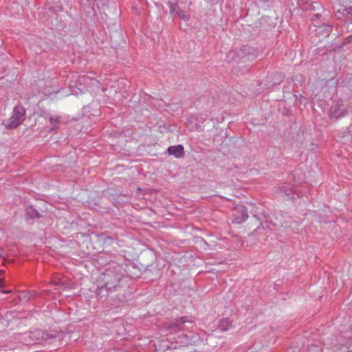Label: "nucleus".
<instances>
[{
	"mask_svg": "<svg viewBox=\"0 0 352 352\" xmlns=\"http://www.w3.org/2000/svg\"><path fill=\"white\" fill-rule=\"evenodd\" d=\"M122 278L123 274L119 267L106 270L100 276L96 295L102 298L108 294L119 291L122 288Z\"/></svg>",
	"mask_w": 352,
	"mask_h": 352,
	"instance_id": "f257e3e1",
	"label": "nucleus"
},
{
	"mask_svg": "<svg viewBox=\"0 0 352 352\" xmlns=\"http://www.w3.org/2000/svg\"><path fill=\"white\" fill-rule=\"evenodd\" d=\"M195 320L192 317L183 316L172 321L165 326V329L170 333L179 331H189L194 327Z\"/></svg>",
	"mask_w": 352,
	"mask_h": 352,
	"instance_id": "f03ea898",
	"label": "nucleus"
},
{
	"mask_svg": "<svg viewBox=\"0 0 352 352\" xmlns=\"http://www.w3.org/2000/svg\"><path fill=\"white\" fill-rule=\"evenodd\" d=\"M26 111L22 106H16L10 117L3 122L6 129H16L25 120Z\"/></svg>",
	"mask_w": 352,
	"mask_h": 352,
	"instance_id": "7ed1b4c3",
	"label": "nucleus"
},
{
	"mask_svg": "<svg viewBox=\"0 0 352 352\" xmlns=\"http://www.w3.org/2000/svg\"><path fill=\"white\" fill-rule=\"evenodd\" d=\"M98 82L89 76L83 75L80 76L78 79L76 80L75 85H78L80 87H78L80 93L84 92L85 90L88 89L91 86L94 85L95 83Z\"/></svg>",
	"mask_w": 352,
	"mask_h": 352,
	"instance_id": "20e7f679",
	"label": "nucleus"
},
{
	"mask_svg": "<svg viewBox=\"0 0 352 352\" xmlns=\"http://www.w3.org/2000/svg\"><path fill=\"white\" fill-rule=\"evenodd\" d=\"M342 102L337 100L333 105H332L329 110V116L331 118H338L343 117L347 114V111L342 109Z\"/></svg>",
	"mask_w": 352,
	"mask_h": 352,
	"instance_id": "39448f33",
	"label": "nucleus"
},
{
	"mask_svg": "<svg viewBox=\"0 0 352 352\" xmlns=\"http://www.w3.org/2000/svg\"><path fill=\"white\" fill-rule=\"evenodd\" d=\"M237 211L241 213V214H234V219L232 222L234 223L240 224L243 223L248 218V211L245 206L243 205H239L237 206Z\"/></svg>",
	"mask_w": 352,
	"mask_h": 352,
	"instance_id": "423d86ee",
	"label": "nucleus"
},
{
	"mask_svg": "<svg viewBox=\"0 0 352 352\" xmlns=\"http://www.w3.org/2000/svg\"><path fill=\"white\" fill-rule=\"evenodd\" d=\"M167 152L170 155H173L176 158H180L184 154V146L181 144L171 146L168 148Z\"/></svg>",
	"mask_w": 352,
	"mask_h": 352,
	"instance_id": "0eeeda50",
	"label": "nucleus"
},
{
	"mask_svg": "<svg viewBox=\"0 0 352 352\" xmlns=\"http://www.w3.org/2000/svg\"><path fill=\"white\" fill-rule=\"evenodd\" d=\"M296 192H294L292 188L289 187L288 186H283L280 190V194L282 197L284 195L288 199H294L293 195Z\"/></svg>",
	"mask_w": 352,
	"mask_h": 352,
	"instance_id": "6e6552de",
	"label": "nucleus"
},
{
	"mask_svg": "<svg viewBox=\"0 0 352 352\" xmlns=\"http://www.w3.org/2000/svg\"><path fill=\"white\" fill-rule=\"evenodd\" d=\"M168 6L169 8V12L172 15L177 16L178 14V12H179L182 10L179 8V5L177 1H175V2L168 1Z\"/></svg>",
	"mask_w": 352,
	"mask_h": 352,
	"instance_id": "1a4fd4ad",
	"label": "nucleus"
},
{
	"mask_svg": "<svg viewBox=\"0 0 352 352\" xmlns=\"http://www.w3.org/2000/svg\"><path fill=\"white\" fill-rule=\"evenodd\" d=\"M230 326V323L228 319H223L220 321L219 328L221 331H226Z\"/></svg>",
	"mask_w": 352,
	"mask_h": 352,
	"instance_id": "9d476101",
	"label": "nucleus"
},
{
	"mask_svg": "<svg viewBox=\"0 0 352 352\" xmlns=\"http://www.w3.org/2000/svg\"><path fill=\"white\" fill-rule=\"evenodd\" d=\"M26 212H27V214L32 219L39 217L38 212L35 209H34L31 207L27 208Z\"/></svg>",
	"mask_w": 352,
	"mask_h": 352,
	"instance_id": "9b49d317",
	"label": "nucleus"
},
{
	"mask_svg": "<svg viewBox=\"0 0 352 352\" xmlns=\"http://www.w3.org/2000/svg\"><path fill=\"white\" fill-rule=\"evenodd\" d=\"M179 19L184 21H188L190 20V16L185 11L181 10L177 15Z\"/></svg>",
	"mask_w": 352,
	"mask_h": 352,
	"instance_id": "f8f14e48",
	"label": "nucleus"
},
{
	"mask_svg": "<svg viewBox=\"0 0 352 352\" xmlns=\"http://www.w3.org/2000/svg\"><path fill=\"white\" fill-rule=\"evenodd\" d=\"M347 14L352 15V7H344L343 8H340L337 10V13H342V14Z\"/></svg>",
	"mask_w": 352,
	"mask_h": 352,
	"instance_id": "ddd939ff",
	"label": "nucleus"
},
{
	"mask_svg": "<svg viewBox=\"0 0 352 352\" xmlns=\"http://www.w3.org/2000/svg\"><path fill=\"white\" fill-rule=\"evenodd\" d=\"M1 292L3 294H10L11 293V290H2Z\"/></svg>",
	"mask_w": 352,
	"mask_h": 352,
	"instance_id": "4468645a",
	"label": "nucleus"
},
{
	"mask_svg": "<svg viewBox=\"0 0 352 352\" xmlns=\"http://www.w3.org/2000/svg\"><path fill=\"white\" fill-rule=\"evenodd\" d=\"M349 133L350 134H352V124L350 125V126L349 128Z\"/></svg>",
	"mask_w": 352,
	"mask_h": 352,
	"instance_id": "2eb2a0df",
	"label": "nucleus"
},
{
	"mask_svg": "<svg viewBox=\"0 0 352 352\" xmlns=\"http://www.w3.org/2000/svg\"><path fill=\"white\" fill-rule=\"evenodd\" d=\"M318 16H319V14H316V15H315V17H316V18H318Z\"/></svg>",
	"mask_w": 352,
	"mask_h": 352,
	"instance_id": "dca6fc26",
	"label": "nucleus"
},
{
	"mask_svg": "<svg viewBox=\"0 0 352 352\" xmlns=\"http://www.w3.org/2000/svg\"><path fill=\"white\" fill-rule=\"evenodd\" d=\"M1 257H2V256H1V254H0V259L1 258Z\"/></svg>",
	"mask_w": 352,
	"mask_h": 352,
	"instance_id": "f3484780",
	"label": "nucleus"
}]
</instances>
